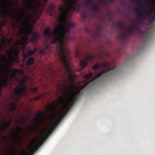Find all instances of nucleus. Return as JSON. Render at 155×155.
<instances>
[{"label": "nucleus", "mask_w": 155, "mask_h": 155, "mask_svg": "<svg viewBox=\"0 0 155 155\" xmlns=\"http://www.w3.org/2000/svg\"><path fill=\"white\" fill-rule=\"evenodd\" d=\"M50 48V46L48 44H47L44 47V48L41 49L40 51V53L41 54H43L45 51V49H49Z\"/></svg>", "instance_id": "nucleus-21"}, {"label": "nucleus", "mask_w": 155, "mask_h": 155, "mask_svg": "<svg viewBox=\"0 0 155 155\" xmlns=\"http://www.w3.org/2000/svg\"><path fill=\"white\" fill-rule=\"evenodd\" d=\"M5 53L8 54L9 60L7 59V56L6 55H3L2 54L0 56L2 60L3 61L5 62L6 64L2 66V69L3 70L6 69L7 74L5 75L6 78L4 79L2 82L3 86L5 87L7 86L8 84V75L9 74L11 68L12 67V63L18 62V55L19 50L18 48L14 50L11 48L9 51L6 50L5 51Z\"/></svg>", "instance_id": "nucleus-2"}, {"label": "nucleus", "mask_w": 155, "mask_h": 155, "mask_svg": "<svg viewBox=\"0 0 155 155\" xmlns=\"http://www.w3.org/2000/svg\"><path fill=\"white\" fill-rule=\"evenodd\" d=\"M23 129L21 127H18L17 129L15 130V132H13L11 134V136L13 137H15L16 134L18 136L19 139L20 138V136L19 135V131H22Z\"/></svg>", "instance_id": "nucleus-12"}, {"label": "nucleus", "mask_w": 155, "mask_h": 155, "mask_svg": "<svg viewBox=\"0 0 155 155\" xmlns=\"http://www.w3.org/2000/svg\"><path fill=\"white\" fill-rule=\"evenodd\" d=\"M10 10H12V11H13V10H14V9H10Z\"/></svg>", "instance_id": "nucleus-44"}, {"label": "nucleus", "mask_w": 155, "mask_h": 155, "mask_svg": "<svg viewBox=\"0 0 155 155\" xmlns=\"http://www.w3.org/2000/svg\"><path fill=\"white\" fill-rule=\"evenodd\" d=\"M39 98V97H35L34 98L35 100H38Z\"/></svg>", "instance_id": "nucleus-37"}, {"label": "nucleus", "mask_w": 155, "mask_h": 155, "mask_svg": "<svg viewBox=\"0 0 155 155\" xmlns=\"http://www.w3.org/2000/svg\"><path fill=\"white\" fill-rule=\"evenodd\" d=\"M34 63V58L32 57L29 58L27 61L26 65L28 66L29 65H32Z\"/></svg>", "instance_id": "nucleus-20"}, {"label": "nucleus", "mask_w": 155, "mask_h": 155, "mask_svg": "<svg viewBox=\"0 0 155 155\" xmlns=\"http://www.w3.org/2000/svg\"><path fill=\"white\" fill-rule=\"evenodd\" d=\"M3 122L4 124V125H1V131H3L8 129L12 123V121L11 120H8V121H6L5 120H3Z\"/></svg>", "instance_id": "nucleus-9"}, {"label": "nucleus", "mask_w": 155, "mask_h": 155, "mask_svg": "<svg viewBox=\"0 0 155 155\" xmlns=\"http://www.w3.org/2000/svg\"><path fill=\"white\" fill-rule=\"evenodd\" d=\"M101 2H105V0H101Z\"/></svg>", "instance_id": "nucleus-41"}, {"label": "nucleus", "mask_w": 155, "mask_h": 155, "mask_svg": "<svg viewBox=\"0 0 155 155\" xmlns=\"http://www.w3.org/2000/svg\"><path fill=\"white\" fill-rule=\"evenodd\" d=\"M23 39L24 42L21 45V50L24 51L29 42L30 41L32 42H36L39 39V36L37 34L35 33V35H32L30 38H28L27 36H24L23 37Z\"/></svg>", "instance_id": "nucleus-7"}, {"label": "nucleus", "mask_w": 155, "mask_h": 155, "mask_svg": "<svg viewBox=\"0 0 155 155\" xmlns=\"http://www.w3.org/2000/svg\"><path fill=\"white\" fill-rule=\"evenodd\" d=\"M66 5L60 6L58 10L61 15L58 17V19L60 23L57 28L51 33L50 28H46L44 31V36L50 38H54L51 41L52 44L58 43L56 49H66L64 41L66 43L73 40L74 37L69 34L70 28L74 27V25L72 22H68V15H72L74 11L79 12L82 4L78 3L77 0H63Z\"/></svg>", "instance_id": "nucleus-1"}, {"label": "nucleus", "mask_w": 155, "mask_h": 155, "mask_svg": "<svg viewBox=\"0 0 155 155\" xmlns=\"http://www.w3.org/2000/svg\"><path fill=\"white\" fill-rule=\"evenodd\" d=\"M38 90V88L36 87L31 88L30 89L31 91L32 92H35Z\"/></svg>", "instance_id": "nucleus-29"}, {"label": "nucleus", "mask_w": 155, "mask_h": 155, "mask_svg": "<svg viewBox=\"0 0 155 155\" xmlns=\"http://www.w3.org/2000/svg\"><path fill=\"white\" fill-rule=\"evenodd\" d=\"M151 14L149 12H148L146 10V12L145 13V15L147 17H150L151 16Z\"/></svg>", "instance_id": "nucleus-31"}, {"label": "nucleus", "mask_w": 155, "mask_h": 155, "mask_svg": "<svg viewBox=\"0 0 155 155\" xmlns=\"http://www.w3.org/2000/svg\"><path fill=\"white\" fill-rule=\"evenodd\" d=\"M155 9V5H154L152 8H149L148 9H146V10L149 13L151 14H152L154 10Z\"/></svg>", "instance_id": "nucleus-24"}, {"label": "nucleus", "mask_w": 155, "mask_h": 155, "mask_svg": "<svg viewBox=\"0 0 155 155\" xmlns=\"http://www.w3.org/2000/svg\"><path fill=\"white\" fill-rule=\"evenodd\" d=\"M50 117L51 119L55 120V122L53 125L51 126L50 128L47 127H44L43 128V133L47 135L49 134L52 132L54 129L57 126L62 119V117L57 118L54 115L51 116Z\"/></svg>", "instance_id": "nucleus-8"}, {"label": "nucleus", "mask_w": 155, "mask_h": 155, "mask_svg": "<svg viewBox=\"0 0 155 155\" xmlns=\"http://www.w3.org/2000/svg\"><path fill=\"white\" fill-rule=\"evenodd\" d=\"M90 9L93 12H97L99 11L100 9V6L96 4H94V5H91L90 7Z\"/></svg>", "instance_id": "nucleus-15"}, {"label": "nucleus", "mask_w": 155, "mask_h": 155, "mask_svg": "<svg viewBox=\"0 0 155 155\" xmlns=\"http://www.w3.org/2000/svg\"><path fill=\"white\" fill-rule=\"evenodd\" d=\"M44 0L45 1V3L46 4L47 3V2L48 1V0Z\"/></svg>", "instance_id": "nucleus-40"}, {"label": "nucleus", "mask_w": 155, "mask_h": 155, "mask_svg": "<svg viewBox=\"0 0 155 155\" xmlns=\"http://www.w3.org/2000/svg\"><path fill=\"white\" fill-rule=\"evenodd\" d=\"M11 155H18L17 153L14 151L11 152L10 153Z\"/></svg>", "instance_id": "nucleus-34"}, {"label": "nucleus", "mask_w": 155, "mask_h": 155, "mask_svg": "<svg viewBox=\"0 0 155 155\" xmlns=\"http://www.w3.org/2000/svg\"><path fill=\"white\" fill-rule=\"evenodd\" d=\"M93 2V0H86V3L87 4L92 5Z\"/></svg>", "instance_id": "nucleus-28"}, {"label": "nucleus", "mask_w": 155, "mask_h": 155, "mask_svg": "<svg viewBox=\"0 0 155 155\" xmlns=\"http://www.w3.org/2000/svg\"><path fill=\"white\" fill-rule=\"evenodd\" d=\"M2 23L0 22V30L1 31L2 30Z\"/></svg>", "instance_id": "nucleus-35"}, {"label": "nucleus", "mask_w": 155, "mask_h": 155, "mask_svg": "<svg viewBox=\"0 0 155 155\" xmlns=\"http://www.w3.org/2000/svg\"><path fill=\"white\" fill-rule=\"evenodd\" d=\"M11 2V4L12 5H13V2H12V1H11V2Z\"/></svg>", "instance_id": "nucleus-42"}, {"label": "nucleus", "mask_w": 155, "mask_h": 155, "mask_svg": "<svg viewBox=\"0 0 155 155\" xmlns=\"http://www.w3.org/2000/svg\"><path fill=\"white\" fill-rule=\"evenodd\" d=\"M42 142L41 141H36L34 147L35 149L36 150L38 149L39 147L41 145Z\"/></svg>", "instance_id": "nucleus-22"}, {"label": "nucleus", "mask_w": 155, "mask_h": 155, "mask_svg": "<svg viewBox=\"0 0 155 155\" xmlns=\"http://www.w3.org/2000/svg\"><path fill=\"white\" fill-rule=\"evenodd\" d=\"M12 40H13V39L12 38L9 39H8L7 40V42L8 44H11L12 43Z\"/></svg>", "instance_id": "nucleus-33"}, {"label": "nucleus", "mask_w": 155, "mask_h": 155, "mask_svg": "<svg viewBox=\"0 0 155 155\" xmlns=\"http://www.w3.org/2000/svg\"><path fill=\"white\" fill-rule=\"evenodd\" d=\"M47 107L49 110L53 112L56 108V105L54 103H50L49 105H47Z\"/></svg>", "instance_id": "nucleus-14"}, {"label": "nucleus", "mask_w": 155, "mask_h": 155, "mask_svg": "<svg viewBox=\"0 0 155 155\" xmlns=\"http://www.w3.org/2000/svg\"><path fill=\"white\" fill-rule=\"evenodd\" d=\"M151 21H155V15H153L151 16Z\"/></svg>", "instance_id": "nucleus-32"}, {"label": "nucleus", "mask_w": 155, "mask_h": 155, "mask_svg": "<svg viewBox=\"0 0 155 155\" xmlns=\"http://www.w3.org/2000/svg\"><path fill=\"white\" fill-rule=\"evenodd\" d=\"M17 74L20 75H23L24 74V71L20 69L14 68L12 72V75L13 77L16 76Z\"/></svg>", "instance_id": "nucleus-10"}, {"label": "nucleus", "mask_w": 155, "mask_h": 155, "mask_svg": "<svg viewBox=\"0 0 155 155\" xmlns=\"http://www.w3.org/2000/svg\"><path fill=\"white\" fill-rule=\"evenodd\" d=\"M136 3L138 5V7L136 8L135 10L137 12H140V7L143 5L142 2L140 0H134Z\"/></svg>", "instance_id": "nucleus-16"}, {"label": "nucleus", "mask_w": 155, "mask_h": 155, "mask_svg": "<svg viewBox=\"0 0 155 155\" xmlns=\"http://www.w3.org/2000/svg\"><path fill=\"white\" fill-rule=\"evenodd\" d=\"M2 15L3 17H8L10 18L13 17L12 15L9 12L5 11L2 12Z\"/></svg>", "instance_id": "nucleus-18"}, {"label": "nucleus", "mask_w": 155, "mask_h": 155, "mask_svg": "<svg viewBox=\"0 0 155 155\" xmlns=\"http://www.w3.org/2000/svg\"><path fill=\"white\" fill-rule=\"evenodd\" d=\"M23 155H31L30 154H28L27 153H24Z\"/></svg>", "instance_id": "nucleus-39"}, {"label": "nucleus", "mask_w": 155, "mask_h": 155, "mask_svg": "<svg viewBox=\"0 0 155 155\" xmlns=\"http://www.w3.org/2000/svg\"><path fill=\"white\" fill-rule=\"evenodd\" d=\"M35 0H28L26 7L29 9L31 8L33 6V3L35 2Z\"/></svg>", "instance_id": "nucleus-19"}, {"label": "nucleus", "mask_w": 155, "mask_h": 155, "mask_svg": "<svg viewBox=\"0 0 155 155\" xmlns=\"http://www.w3.org/2000/svg\"><path fill=\"white\" fill-rule=\"evenodd\" d=\"M82 55V58L84 60H81L80 61V65L81 66V70H82L87 65V61L92 60L93 61L94 60V58L95 57V56L94 55L88 54H82L80 52L77 51L76 53V56L77 58H80Z\"/></svg>", "instance_id": "nucleus-5"}, {"label": "nucleus", "mask_w": 155, "mask_h": 155, "mask_svg": "<svg viewBox=\"0 0 155 155\" xmlns=\"http://www.w3.org/2000/svg\"><path fill=\"white\" fill-rule=\"evenodd\" d=\"M27 120L26 118L25 117H22L20 119V123H22L23 122H25Z\"/></svg>", "instance_id": "nucleus-27"}, {"label": "nucleus", "mask_w": 155, "mask_h": 155, "mask_svg": "<svg viewBox=\"0 0 155 155\" xmlns=\"http://www.w3.org/2000/svg\"><path fill=\"white\" fill-rule=\"evenodd\" d=\"M3 139L4 140H6L7 139V137H3Z\"/></svg>", "instance_id": "nucleus-38"}, {"label": "nucleus", "mask_w": 155, "mask_h": 155, "mask_svg": "<svg viewBox=\"0 0 155 155\" xmlns=\"http://www.w3.org/2000/svg\"><path fill=\"white\" fill-rule=\"evenodd\" d=\"M21 17L24 19V21L23 23H20V24L25 27V28L21 30V31H19V35H21L23 34L25 35H26V36L28 37V36H29L32 34H33V35H34L35 33L38 35L37 33L33 32L32 28H30L28 26L27 21V17L26 15L25 10L21 12Z\"/></svg>", "instance_id": "nucleus-4"}, {"label": "nucleus", "mask_w": 155, "mask_h": 155, "mask_svg": "<svg viewBox=\"0 0 155 155\" xmlns=\"http://www.w3.org/2000/svg\"><path fill=\"white\" fill-rule=\"evenodd\" d=\"M23 37L21 38V40H18L17 42V44L18 45H21L24 42V41L23 40Z\"/></svg>", "instance_id": "nucleus-26"}, {"label": "nucleus", "mask_w": 155, "mask_h": 155, "mask_svg": "<svg viewBox=\"0 0 155 155\" xmlns=\"http://www.w3.org/2000/svg\"><path fill=\"white\" fill-rule=\"evenodd\" d=\"M6 39V38H4L0 41V52L3 51L6 47L5 43Z\"/></svg>", "instance_id": "nucleus-13"}, {"label": "nucleus", "mask_w": 155, "mask_h": 155, "mask_svg": "<svg viewBox=\"0 0 155 155\" xmlns=\"http://www.w3.org/2000/svg\"><path fill=\"white\" fill-rule=\"evenodd\" d=\"M18 0H16V3L17 4L18 3Z\"/></svg>", "instance_id": "nucleus-43"}, {"label": "nucleus", "mask_w": 155, "mask_h": 155, "mask_svg": "<svg viewBox=\"0 0 155 155\" xmlns=\"http://www.w3.org/2000/svg\"><path fill=\"white\" fill-rule=\"evenodd\" d=\"M14 26L15 28H17L18 27L17 25L16 24H14Z\"/></svg>", "instance_id": "nucleus-36"}, {"label": "nucleus", "mask_w": 155, "mask_h": 155, "mask_svg": "<svg viewBox=\"0 0 155 155\" xmlns=\"http://www.w3.org/2000/svg\"><path fill=\"white\" fill-rule=\"evenodd\" d=\"M11 109L13 110H15L17 109L16 106L14 102H12L10 104Z\"/></svg>", "instance_id": "nucleus-23"}, {"label": "nucleus", "mask_w": 155, "mask_h": 155, "mask_svg": "<svg viewBox=\"0 0 155 155\" xmlns=\"http://www.w3.org/2000/svg\"><path fill=\"white\" fill-rule=\"evenodd\" d=\"M143 17V14L142 13H139V17L136 19V23L133 25V28L127 27V31H125V29L127 26L124 25L123 23L120 22H117L116 25L118 26L120 29L121 34L120 39L123 41H125L126 39L130 35L131 32L134 28H138L140 25V21L141 20V18Z\"/></svg>", "instance_id": "nucleus-3"}, {"label": "nucleus", "mask_w": 155, "mask_h": 155, "mask_svg": "<svg viewBox=\"0 0 155 155\" xmlns=\"http://www.w3.org/2000/svg\"><path fill=\"white\" fill-rule=\"evenodd\" d=\"M87 14L85 12H82L81 13V16L83 18V20H84L86 18Z\"/></svg>", "instance_id": "nucleus-25"}, {"label": "nucleus", "mask_w": 155, "mask_h": 155, "mask_svg": "<svg viewBox=\"0 0 155 155\" xmlns=\"http://www.w3.org/2000/svg\"><path fill=\"white\" fill-rule=\"evenodd\" d=\"M144 33H146V31H144Z\"/></svg>", "instance_id": "nucleus-45"}, {"label": "nucleus", "mask_w": 155, "mask_h": 155, "mask_svg": "<svg viewBox=\"0 0 155 155\" xmlns=\"http://www.w3.org/2000/svg\"><path fill=\"white\" fill-rule=\"evenodd\" d=\"M37 49V48H35L33 50H30L26 53L25 52H23V57L25 58L27 57L31 56L36 52Z\"/></svg>", "instance_id": "nucleus-11"}, {"label": "nucleus", "mask_w": 155, "mask_h": 155, "mask_svg": "<svg viewBox=\"0 0 155 155\" xmlns=\"http://www.w3.org/2000/svg\"><path fill=\"white\" fill-rule=\"evenodd\" d=\"M45 114L44 112L42 111L39 112L38 113V114L36 116V117L37 118L39 117H42V120L43 121H46V120L45 118L44 117Z\"/></svg>", "instance_id": "nucleus-17"}, {"label": "nucleus", "mask_w": 155, "mask_h": 155, "mask_svg": "<svg viewBox=\"0 0 155 155\" xmlns=\"http://www.w3.org/2000/svg\"><path fill=\"white\" fill-rule=\"evenodd\" d=\"M26 81L25 78H22L21 80V86L16 87L15 90V92L17 96L21 97L22 96L25 95L26 92V87L24 85Z\"/></svg>", "instance_id": "nucleus-6"}, {"label": "nucleus", "mask_w": 155, "mask_h": 155, "mask_svg": "<svg viewBox=\"0 0 155 155\" xmlns=\"http://www.w3.org/2000/svg\"><path fill=\"white\" fill-rule=\"evenodd\" d=\"M92 75V74H87L86 76V78L87 79H89L90 78H91Z\"/></svg>", "instance_id": "nucleus-30"}]
</instances>
